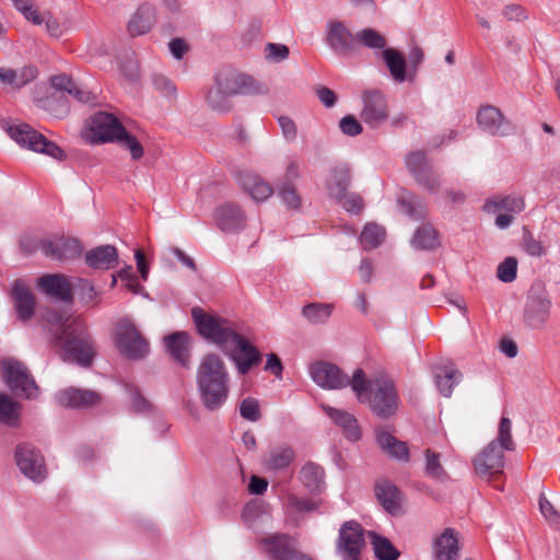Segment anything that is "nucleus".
<instances>
[{"mask_svg":"<svg viewBox=\"0 0 560 560\" xmlns=\"http://www.w3.org/2000/svg\"><path fill=\"white\" fill-rule=\"evenodd\" d=\"M191 315L199 334L217 343L231 358L241 375L258 366L262 355L246 338L238 335L229 322L206 314L201 308H192Z\"/></svg>","mask_w":560,"mask_h":560,"instance_id":"obj_1","label":"nucleus"},{"mask_svg":"<svg viewBox=\"0 0 560 560\" xmlns=\"http://www.w3.org/2000/svg\"><path fill=\"white\" fill-rule=\"evenodd\" d=\"M47 320L58 326L54 346L61 359L89 366L95 355V347L84 323L78 317L65 318L59 313H48Z\"/></svg>","mask_w":560,"mask_h":560,"instance_id":"obj_2","label":"nucleus"},{"mask_svg":"<svg viewBox=\"0 0 560 560\" xmlns=\"http://www.w3.org/2000/svg\"><path fill=\"white\" fill-rule=\"evenodd\" d=\"M197 390L208 411H217L226 402L230 393V375L218 354H207L200 361L196 374Z\"/></svg>","mask_w":560,"mask_h":560,"instance_id":"obj_3","label":"nucleus"},{"mask_svg":"<svg viewBox=\"0 0 560 560\" xmlns=\"http://www.w3.org/2000/svg\"><path fill=\"white\" fill-rule=\"evenodd\" d=\"M351 388L361 404H368L370 410L378 418L388 419L397 410L398 393L393 380L378 376L368 380L362 369L352 375Z\"/></svg>","mask_w":560,"mask_h":560,"instance_id":"obj_4","label":"nucleus"},{"mask_svg":"<svg viewBox=\"0 0 560 560\" xmlns=\"http://www.w3.org/2000/svg\"><path fill=\"white\" fill-rule=\"evenodd\" d=\"M82 136L91 143L118 142L129 150L133 160H139L143 156L141 143L128 133L125 127L112 114L104 112L94 114Z\"/></svg>","mask_w":560,"mask_h":560,"instance_id":"obj_5","label":"nucleus"},{"mask_svg":"<svg viewBox=\"0 0 560 560\" xmlns=\"http://www.w3.org/2000/svg\"><path fill=\"white\" fill-rule=\"evenodd\" d=\"M244 524L259 535L258 548L271 560H280V536L270 533L275 520L271 516V508L260 500H250L242 511Z\"/></svg>","mask_w":560,"mask_h":560,"instance_id":"obj_6","label":"nucleus"},{"mask_svg":"<svg viewBox=\"0 0 560 560\" xmlns=\"http://www.w3.org/2000/svg\"><path fill=\"white\" fill-rule=\"evenodd\" d=\"M2 129L21 148L43 153L56 160L65 158L63 151L26 122L3 120Z\"/></svg>","mask_w":560,"mask_h":560,"instance_id":"obj_7","label":"nucleus"},{"mask_svg":"<svg viewBox=\"0 0 560 560\" xmlns=\"http://www.w3.org/2000/svg\"><path fill=\"white\" fill-rule=\"evenodd\" d=\"M1 366L3 381L15 396L26 399L38 396L39 388L22 362L14 359H4Z\"/></svg>","mask_w":560,"mask_h":560,"instance_id":"obj_8","label":"nucleus"},{"mask_svg":"<svg viewBox=\"0 0 560 560\" xmlns=\"http://www.w3.org/2000/svg\"><path fill=\"white\" fill-rule=\"evenodd\" d=\"M115 343L119 352L131 360L143 359L149 353V342L129 319L116 325Z\"/></svg>","mask_w":560,"mask_h":560,"instance_id":"obj_9","label":"nucleus"},{"mask_svg":"<svg viewBox=\"0 0 560 560\" xmlns=\"http://www.w3.org/2000/svg\"><path fill=\"white\" fill-rule=\"evenodd\" d=\"M365 546V529L354 520L341 524L336 540V550L342 560H360Z\"/></svg>","mask_w":560,"mask_h":560,"instance_id":"obj_10","label":"nucleus"},{"mask_svg":"<svg viewBox=\"0 0 560 560\" xmlns=\"http://www.w3.org/2000/svg\"><path fill=\"white\" fill-rule=\"evenodd\" d=\"M319 506V500L288 491L282 501L283 522L290 527H300Z\"/></svg>","mask_w":560,"mask_h":560,"instance_id":"obj_11","label":"nucleus"},{"mask_svg":"<svg viewBox=\"0 0 560 560\" xmlns=\"http://www.w3.org/2000/svg\"><path fill=\"white\" fill-rule=\"evenodd\" d=\"M362 109L360 118L371 129L380 128L388 119L386 95L378 89L362 92Z\"/></svg>","mask_w":560,"mask_h":560,"instance_id":"obj_12","label":"nucleus"},{"mask_svg":"<svg viewBox=\"0 0 560 560\" xmlns=\"http://www.w3.org/2000/svg\"><path fill=\"white\" fill-rule=\"evenodd\" d=\"M15 464L20 471L34 482H42L47 477L45 459L42 453L31 444L21 443L16 446Z\"/></svg>","mask_w":560,"mask_h":560,"instance_id":"obj_13","label":"nucleus"},{"mask_svg":"<svg viewBox=\"0 0 560 560\" xmlns=\"http://www.w3.org/2000/svg\"><path fill=\"white\" fill-rule=\"evenodd\" d=\"M476 121L478 127L492 137H508L514 135L516 126L508 119L494 105H482L477 112Z\"/></svg>","mask_w":560,"mask_h":560,"instance_id":"obj_14","label":"nucleus"},{"mask_svg":"<svg viewBox=\"0 0 560 560\" xmlns=\"http://www.w3.org/2000/svg\"><path fill=\"white\" fill-rule=\"evenodd\" d=\"M406 166L416 182L430 194L440 191L441 176L435 174L424 152L416 151L406 156Z\"/></svg>","mask_w":560,"mask_h":560,"instance_id":"obj_15","label":"nucleus"},{"mask_svg":"<svg viewBox=\"0 0 560 560\" xmlns=\"http://www.w3.org/2000/svg\"><path fill=\"white\" fill-rule=\"evenodd\" d=\"M310 375L313 382L324 389H341L351 386L350 378L338 365L317 361L310 366Z\"/></svg>","mask_w":560,"mask_h":560,"instance_id":"obj_16","label":"nucleus"},{"mask_svg":"<svg viewBox=\"0 0 560 560\" xmlns=\"http://www.w3.org/2000/svg\"><path fill=\"white\" fill-rule=\"evenodd\" d=\"M504 451L498 441H491L474 460L476 472L480 477L501 475L504 467Z\"/></svg>","mask_w":560,"mask_h":560,"instance_id":"obj_17","label":"nucleus"},{"mask_svg":"<svg viewBox=\"0 0 560 560\" xmlns=\"http://www.w3.org/2000/svg\"><path fill=\"white\" fill-rule=\"evenodd\" d=\"M551 301L547 294L530 293L524 312V320L533 329H540L545 326L550 314Z\"/></svg>","mask_w":560,"mask_h":560,"instance_id":"obj_18","label":"nucleus"},{"mask_svg":"<svg viewBox=\"0 0 560 560\" xmlns=\"http://www.w3.org/2000/svg\"><path fill=\"white\" fill-rule=\"evenodd\" d=\"M375 497L385 512L397 516L402 512L404 494L396 485L387 479H380L374 486Z\"/></svg>","mask_w":560,"mask_h":560,"instance_id":"obj_19","label":"nucleus"},{"mask_svg":"<svg viewBox=\"0 0 560 560\" xmlns=\"http://www.w3.org/2000/svg\"><path fill=\"white\" fill-rule=\"evenodd\" d=\"M40 250L51 259L67 260L79 256L82 247L74 238L56 237L40 240Z\"/></svg>","mask_w":560,"mask_h":560,"instance_id":"obj_20","label":"nucleus"},{"mask_svg":"<svg viewBox=\"0 0 560 560\" xmlns=\"http://www.w3.org/2000/svg\"><path fill=\"white\" fill-rule=\"evenodd\" d=\"M214 222L223 232H236L244 229L246 215L237 205L229 202L215 209Z\"/></svg>","mask_w":560,"mask_h":560,"instance_id":"obj_21","label":"nucleus"},{"mask_svg":"<svg viewBox=\"0 0 560 560\" xmlns=\"http://www.w3.org/2000/svg\"><path fill=\"white\" fill-rule=\"evenodd\" d=\"M323 410L327 417L341 429V432L347 440L357 442L361 439V428L357 418L352 413L330 406H323Z\"/></svg>","mask_w":560,"mask_h":560,"instance_id":"obj_22","label":"nucleus"},{"mask_svg":"<svg viewBox=\"0 0 560 560\" xmlns=\"http://www.w3.org/2000/svg\"><path fill=\"white\" fill-rule=\"evenodd\" d=\"M230 97L236 94L249 93L254 88V79L233 71H222L215 77V82Z\"/></svg>","mask_w":560,"mask_h":560,"instance_id":"obj_23","label":"nucleus"},{"mask_svg":"<svg viewBox=\"0 0 560 560\" xmlns=\"http://www.w3.org/2000/svg\"><path fill=\"white\" fill-rule=\"evenodd\" d=\"M236 178L241 187L257 202L265 201L273 192L272 187L252 171H240Z\"/></svg>","mask_w":560,"mask_h":560,"instance_id":"obj_24","label":"nucleus"},{"mask_svg":"<svg viewBox=\"0 0 560 560\" xmlns=\"http://www.w3.org/2000/svg\"><path fill=\"white\" fill-rule=\"evenodd\" d=\"M324 468L314 463L306 462L300 469L298 478L311 495H319L326 490Z\"/></svg>","mask_w":560,"mask_h":560,"instance_id":"obj_25","label":"nucleus"},{"mask_svg":"<svg viewBox=\"0 0 560 560\" xmlns=\"http://www.w3.org/2000/svg\"><path fill=\"white\" fill-rule=\"evenodd\" d=\"M434 560H458L459 542L455 529L447 527L432 544Z\"/></svg>","mask_w":560,"mask_h":560,"instance_id":"obj_26","label":"nucleus"},{"mask_svg":"<svg viewBox=\"0 0 560 560\" xmlns=\"http://www.w3.org/2000/svg\"><path fill=\"white\" fill-rule=\"evenodd\" d=\"M326 44L336 55H346L352 45V34L339 21H330L327 24Z\"/></svg>","mask_w":560,"mask_h":560,"instance_id":"obj_27","label":"nucleus"},{"mask_svg":"<svg viewBox=\"0 0 560 560\" xmlns=\"http://www.w3.org/2000/svg\"><path fill=\"white\" fill-rule=\"evenodd\" d=\"M55 399L62 407L84 408L97 404L100 395L93 390L70 387L58 392Z\"/></svg>","mask_w":560,"mask_h":560,"instance_id":"obj_28","label":"nucleus"},{"mask_svg":"<svg viewBox=\"0 0 560 560\" xmlns=\"http://www.w3.org/2000/svg\"><path fill=\"white\" fill-rule=\"evenodd\" d=\"M434 383L441 395L451 397L454 387L460 382L462 373L451 361L433 366Z\"/></svg>","mask_w":560,"mask_h":560,"instance_id":"obj_29","label":"nucleus"},{"mask_svg":"<svg viewBox=\"0 0 560 560\" xmlns=\"http://www.w3.org/2000/svg\"><path fill=\"white\" fill-rule=\"evenodd\" d=\"M381 57L395 83L401 84L406 81L410 82L408 62L401 51L388 47L381 52Z\"/></svg>","mask_w":560,"mask_h":560,"instance_id":"obj_30","label":"nucleus"},{"mask_svg":"<svg viewBox=\"0 0 560 560\" xmlns=\"http://www.w3.org/2000/svg\"><path fill=\"white\" fill-rule=\"evenodd\" d=\"M12 299L22 320H27L33 316L35 298L28 285L23 280H15L11 290Z\"/></svg>","mask_w":560,"mask_h":560,"instance_id":"obj_31","label":"nucleus"},{"mask_svg":"<svg viewBox=\"0 0 560 560\" xmlns=\"http://www.w3.org/2000/svg\"><path fill=\"white\" fill-rule=\"evenodd\" d=\"M38 288L49 296L69 302L72 300L71 285L61 275H47L38 279Z\"/></svg>","mask_w":560,"mask_h":560,"instance_id":"obj_32","label":"nucleus"},{"mask_svg":"<svg viewBox=\"0 0 560 560\" xmlns=\"http://www.w3.org/2000/svg\"><path fill=\"white\" fill-rule=\"evenodd\" d=\"M117 261L118 253L112 245L95 247L85 255V262L93 269L108 270L114 268Z\"/></svg>","mask_w":560,"mask_h":560,"instance_id":"obj_33","label":"nucleus"},{"mask_svg":"<svg viewBox=\"0 0 560 560\" xmlns=\"http://www.w3.org/2000/svg\"><path fill=\"white\" fill-rule=\"evenodd\" d=\"M525 209L524 198L520 195L494 196L488 198L482 207L487 213L505 210L509 213H520Z\"/></svg>","mask_w":560,"mask_h":560,"instance_id":"obj_34","label":"nucleus"},{"mask_svg":"<svg viewBox=\"0 0 560 560\" xmlns=\"http://www.w3.org/2000/svg\"><path fill=\"white\" fill-rule=\"evenodd\" d=\"M350 184V168L347 164H338L331 168L326 182L329 195L337 200H341Z\"/></svg>","mask_w":560,"mask_h":560,"instance_id":"obj_35","label":"nucleus"},{"mask_svg":"<svg viewBox=\"0 0 560 560\" xmlns=\"http://www.w3.org/2000/svg\"><path fill=\"white\" fill-rule=\"evenodd\" d=\"M167 352L183 365L189 361V335L185 331H177L164 338Z\"/></svg>","mask_w":560,"mask_h":560,"instance_id":"obj_36","label":"nucleus"},{"mask_svg":"<svg viewBox=\"0 0 560 560\" xmlns=\"http://www.w3.org/2000/svg\"><path fill=\"white\" fill-rule=\"evenodd\" d=\"M376 441L380 447L392 458L405 462L409 460V448L407 443L397 440L392 433L377 431Z\"/></svg>","mask_w":560,"mask_h":560,"instance_id":"obj_37","label":"nucleus"},{"mask_svg":"<svg viewBox=\"0 0 560 560\" xmlns=\"http://www.w3.org/2000/svg\"><path fill=\"white\" fill-rule=\"evenodd\" d=\"M154 23V12L149 5L138 9L132 19L129 21L128 30L132 36L143 35L151 30Z\"/></svg>","mask_w":560,"mask_h":560,"instance_id":"obj_38","label":"nucleus"},{"mask_svg":"<svg viewBox=\"0 0 560 560\" xmlns=\"http://www.w3.org/2000/svg\"><path fill=\"white\" fill-rule=\"evenodd\" d=\"M22 405L10 396L0 393V423L8 427H18L20 423Z\"/></svg>","mask_w":560,"mask_h":560,"instance_id":"obj_39","label":"nucleus"},{"mask_svg":"<svg viewBox=\"0 0 560 560\" xmlns=\"http://www.w3.org/2000/svg\"><path fill=\"white\" fill-rule=\"evenodd\" d=\"M411 245L415 249L433 250L440 245L438 232L431 224H423L416 230Z\"/></svg>","mask_w":560,"mask_h":560,"instance_id":"obj_40","label":"nucleus"},{"mask_svg":"<svg viewBox=\"0 0 560 560\" xmlns=\"http://www.w3.org/2000/svg\"><path fill=\"white\" fill-rule=\"evenodd\" d=\"M386 237L385 229L374 222L366 223L360 234V243L364 250L380 247Z\"/></svg>","mask_w":560,"mask_h":560,"instance_id":"obj_41","label":"nucleus"},{"mask_svg":"<svg viewBox=\"0 0 560 560\" xmlns=\"http://www.w3.org/2000/svg\"><path fill=\"white\" fill-rule=\"evenodd\" d=\"M369 535L372 537L373 549L377 560L398 559L400 553L388 538L381 536L374 532H370Z\"/></svg>","mask_w":560,"mask_h":560,"instance_id":"obj_42","label":"nucleus"},{"mask_svg":"<svg viewBox=\"0 0 560 560\" xmlns=\"http://www.w3.org/2000/svg\"><path fill=\"white\" fill-rule=\"evenodd\" d=\"M332 310V304L314 302L305 305L302 314L312 324H324L331 316Z\"/></svg>","mask_w":560,"mask_h":560,"instance_id":"obj_43","label":"nucleus"},{"mask_svg":"<svg viewBox=\"0 0 560 560\" xmlns=\"http://www.w3.org/2000/svg\"><path fill=\"white\" fill-rule=\"evenodd\" d=\"M401 211L413 220H420L423 215V202L415 194H404L398 198Z\"/></svg>","mask_w":560,"mask_h":560,"instance_id":"obj_44","label":"nucleus"},{"mask_svg":"<svg viewBox=\"0 0 560 560\" xmlns=\"http://www.w3.org/2000/svg\"><path fill=\"white\" fill-rule=\"evenodd\" d=\"M37 75L38 70L34 66H24L18 69L11 68L10 88L12 90H20L33 82Z\"/></svg>","mask_w":560,"mask_h":560,"instance_id":"obj_45","label":"nucleus"},{"mask_svg":"<svg viewBox=\"0 0 560 560\" xmlns=\"http://www.w3.org/2000/svg\"><path fill=\"white\" fill-rule=\"evenodd\" d=\"M282 206L293 215L302 213L303 202L293 185L282 183Z\"/></svg>","mask_w":560,"mask_h":560,"instance_id":"obj_46","label":"nucleus"},{"mask_svg":"<svg viewBox=\"0 0 560 560\" xmlns=\"http://www.w3.org/2000/svg\"><path fill=\"white\" fill-rule=\"evenodd\" d=\"M357 40L363 46L371 49L387 48L385 37L373 28H363L357 34Z\"/></svg>","mask_w":560,"mask_h":560,"instance_id":"obj_47","label":"nucleus"},{"mask_svg":"<svg viewBox=\"0 0 560 560\" xmlns=\"http://www.w3.org/2000/svg\"><path fill=\"white\" fill-rule=\"evenodd\" d=\"M282 560H314V558L299 550L298 540L294 537L282 534Z\"/></svg>","mask_w":560,"mask_h":560,"instance_id":"obj_48","label":"nucleus"},{"mask_svg":"<svg viewBox=\"0 0 560 560\" xmlns=\"http://www.w3.org/2000/svg\"><path fill=\"white\" fill-rule=\"evenodd\" d=\"M208 105L217 112L223 113L230 109V96L215 83L207 94Z\"/></svg>","mask_w":560,"mask_h":560,"instance_id":"obj_49","label":"nucleus"},{"mask_svg":"<svg viewBox=\"0 0 560 560\" xmlns=\"http://www.w3.org/2000/svg\"><path fill=\"white\" fill-rule=\"evenodd\" d=\"M493 441H498V444L503 446L505 451H514L515 444L512 439V422L509 418H501L499 423L498 438Z\"/></svg>","mask_w":560,"mask_h":560,"instance_id":"obj_50","label":"nucleus"},{"mask_svg":"<svg viewBox=\"0 0 560 560\" xmlns=\"http://www.w3.org/2000/svg\"><path fill=\"white\" fill-rule=\"evenodd\" d=\"M517 276V259L515 257H506L499 264L497 269V277L504 283H510L516 279Z\"/></svg>","mask_w":560,"mask_h":560,"instance_id":"obj_51","label":"nucleus"},{"mask_svg":"<svg viewBox=\"0 0 560 560\" xmlns=\"http://www.w3.org/2000/svg\"><path fill=\"white\" fill-rule=\"evenodd\" d=\"M522 248L527 255L532 257H541L545 255L544 245L540 241L534 237L527 228L523 229Z\"/></svg>","mask_w":560,"mask_h":560,"instance_id":"obj_52","label":"nucleus"},{"mask_svg":"<svg viewBox=\"0 0 560 560\" xmlns=\"http://www.w3.org/2000/svg\"><path fill=\"white\" fill-rule=\"evenodd\" d=\"M425 474L433 479H442L445 476L440 455L430 450L425 452Z\"/></svg>","mask_w":560,"mask_h":560,"instance_id":"obj_53","label":"nucleus"},{"mask_svg":"<svg viewBox=\"0 0 560 560\" xmlns=\"http://www.w3.org/2000/svg\"><path fill=\"white\" fill-rule=\"evenodd\" d=\"M539 510L550 526L560 529V513L544 495L539 498Z\"/></svg>","mask_w":560,"mask_h":560,"instance_id":"obj_54","label":"nucleus"},{"mask_svg":"<svg viewBox=\"0 0 560 560\" xmlns=\"http://www.w3.org/2000/svg\"><path fill=\"white\" fill-rule=\"evenodd\" d=\"M78 285L80 298L84 303L96 305L100 302V292L89 280L79 279Z\"/></svg>","mask_w":560,"mask_h":560,"instance_id":"obj_55","label":"nucleus"},{"mask_svg":"<svg viewBox=\"0 0 560 560\" xmlns=\"http://www.w3.org/2000/svg\"><path fill=\"white\" fill-rule=\"evenodd\" d=\"M340 131L348 137H355L362 133L363 127L353 115H346L339 120Z\"/></svg>","mask_w":560,"mask_h":560,"instance_id":"obj_56","label":"nucleus"},{"mask_svg":"<svg viewBox=\"0 0 560 560\" xmlns=\"http://www.w3.org/2000/svg\"><path fill=\"white\" fill-rule=\"evenodd\" d=\"M341 203L342 208L352 214H359L364 207L363 198L354 192L348 194L345 191V196L341 197V200H338Z\"/></svg>","mask_w":560,"mask_h":560,"instance_id":"obj_57","label":"nucleus"},{"mask_svg":"<svg viewBox=\"0 0 560 560\" xmlns=\"http://www.w3.org/2000/svg\"><path fill=\"white\" fill-rule=\"evenodd\" d=\"M424 60V52L419 46L410 49L408 55V71L410 73V82H415L418 75V68Z\"/></svg>","mask_w":560,"mask_h":560,"instance_id":"obj_58","label":"nucleus"},{"mask_svg":"<svg viewBox=\"0 0 560 560\" xmlns=\"http://www.w3.org/2000/svg\"><path fill=\"white\" fill-rule=\"evenodd\" d=\"M241 416L249 421H257L260 417L259 406L256 399L245 398L240 406Z\"/></svg>","mask_w":560,"mask_h":560,"instance_id":"obj_59","label":"nucleus"},{"mask_svg":"<svg viewBox=\"0 0 560 560\" xmlns=\"http://www.w3.org/2000/svg\"><path fill=\"white\" fill-rule=\"evenodd\" d=\"M152 83L155 90L160 91L164 96L170 98L175 97L176 86L168 78L162 74H154L152 77Z\"/></svg>","mask_w":560,"mask_h":560,"instance_id":"obj_60","label":"nucleus"},{"mask_svg":"<svg viewBox=\"0 0 560 560\" xmlns=\"http://www.w3.org/2000/svg\"><path fill=\"white\" fill-rule=\"evenodd\" d=\"M315 92L318 100L325 107L331 108L336 105L338 96L331 89L320 85L315 89Z\"/></svg>","mask_w":560,"mask_h":560,"instance_id":"obj_61","label":"nucleus"},{"mask_svg":"<svg viewBox=\"0 0 560 560\" xmlns=\"http://www.w3.org/2000/svg\"><path fill=\"white\" fill-rule=\"evenodd\" d=\"M282 137L287 142H292L298 137V127L295 122L285 116H282Z\"/></svg>","mask_w":560,"mask_h":560,"instance_id":"obj_62","label":"nucleus"},{"mask_svg":"<svg viewBox=\"0 0 560 560\" xmlns=\"http://www.w3.org/2000/svg\"><path fill=\"white\" fill-rule=\"evenodd\" d=\"M51 85L56 90L66 91L69 94H72L74 82L68 75L59 74L51 78Z\"/></svg>","mask_w":560,"mask_h":560,"instance_id":"obj_63","label":"nucleus"},{"mask_svg":"<svg viewBox=\"0 0 560 560\" xmlns=\"http://www.w3.org/2000/svg\"><path fill=\"white\" fill-rule=\"evenodd\" d=\"M268 487V481L265 478L253 475L249 479L248 491L250 494L260 495Z\"/></svg>","mask_w":560,"mask_h":560,"instance_id":"obj_64","label":"nucleus"}]
</instances>
